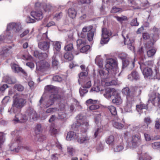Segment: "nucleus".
I'll return each instance as SVG.
<instances>
[{
    "instance_id": "dca6fc26",
    "label": "nucleus",
    "mask_w": 160,
    "mask_h": 160,
    "mask_svg": "<svg viewBox=\"0 0 160 160\" xmlns=\"http://www.w3.org/2000/svg\"><path fill=\"white\" fill-rule=\"evenodd\" d=\"M31 14L35 19L38 20L41 19L43 18L42 12L41 10H35L34 11H32Z\"/></svg>"
},
{
    "instance_id": "4d7b16f0",
    "label": "nucleus",
    "mask_w": 160,
    "mask_h": 160,
    "mask_svg": "<svg viewBox=\"0 0 160 160\" xmlns=\"http://www.w3.org/2000/svg\"><path fill=\"white\" fill-rule=\"evenodd\" d=\"M102 90V89H101L100 88V87L99 86H96V87H94L93 88H92L90 90V91H94L95 92H99V91H101L102 92V90Z\"/></svg>"
},
{
    "instance_id": "09e8293b",
    "label": "nucleus",
    "mask_w": 160,
    "mask_h": 160,
    "mask_svg": "<svg viewBox=\"0 0 160 160\" xmlns=\"http://www.w3.org/2000/svg\"><path fill=\"white\" fill-rule=\"evenodd\" d=\"M90 46L89 45H87L82 46L80 49V51L82 53H84L87 52L90 48Z\"/></svg>"
},
{
    "instance_id": "cd10ccee",
    "label": "nucleus",
    "mask_w": 160,
    "mask_h": 160,
    "mask_svg": "<svg viewBox=\"0 0 160 160\" xmlns=\"http://www.w3.org/2000/svg\"><path fill=\"white\" fill-rule=\"evenodd\" d=\"M124 38L125 44H127L128 47H129V48L130 49H133L134 48V47L133 46V40L132 39L130 40L128 38H125L124 37Z\"/></svg>"
},
{
    "instance_id": "f704fd0d",
    "label": "nucleus",
    "mask_w": 160,
    "mask_h": 160,
    "mask_svg": "<svg viewBox=\"0 0 160 160\" xmlns=\"http://www.w3.org/2000/svg\"><path fill=\"white\" fill-rule=\"evenodd\" d=\"M77 46L78 47H82L87 44L86 39H79L77 42Z\"/></svg>"
},
{
    "instance_id": "0eeeda50",
    "label": "nucleus",
    "mask_w": 160,
    "mask_h": 160,
    "mask_svg": "<svg viewBox=\"0 0 160 160\" xmlns=\"http://www.w3.org/2000/svg\"><path fill=\"white\" fill-rule=\"evenodd\" d=\"M49 63L45 61H41L37 63V69L43 72L49 68Z\"/></svg>"
},
{
    "instance_id": "bb28decb",
    "label": "nucleus",
    "mask_w": 160,
    "mask_h": 160,
    "mask_svg": "<svg viewBox=\"0 0 160 160\" xmlns=\"http://www.w3.org/2000/svg\"><path fill=\"white\" fill-rule=\"evenodd\" d=\"M68 16L71 18H74L77 14V11L73 8H70L68 9Z\"/></svg>"
},
{
    "instance_id": "6e6552de",
    "label": "nucleus",
    "mask_w": 160,
    "mask_h": 160,
    "mask_svg": "<svg viewBox=\"0 0 160 160\" xmlns=\"http://www.w3.org/2000/svg\"><path fill=\"white\" fill-rule=\"evenodd\" d=\"M116 74L115 72H114L112 73L111 75L109 76L110 78L106 79L104 81L105 82V85L107 86L116 85L117 84V82L113 79Z\"/></svg>"
},
{
    "instance_id": "13d9d810",
    "label": "nucleus",
    "mask_w": 160,
    "mask_h": 160,
    "mask_svg": "<svg viewBox=\"0 0 160 160\" xmlns=\"http://www.w3.org/2000/svg\"><path fill=\"white\" fill-rule=\"evenodd\" d=\"M22 58L24 60H26L32 61L33 60V58L30 55H23Z\"/></svg>"
},
{
    "instance_id": "e433bc0d",
    "label": "nucleus",
    "mask_w": 160,
    "mask_h": 160,
    "mask_svg": "<svg viewBox=\"0 0 160 160\" xmlns=\"http://www.w3.org/2000/svg\"><path fill=\"white\" fill-rule=\"evenodd\" d=\"M108 108L112 115L115 116L117 115V112L115 107L113 106H110L108 107Z\"/></svg>"
},
{
    "instance_id": "a878e982",
    "label": "nucleus",
    "mask_w": 160,
    "mask_h": 160,
    "mask_svg": "<svg viewBox=\"0 0 160 160\" xmlns=\"http://www.w3.org/2000/svg\"><path fill=\"white\" fill-rule=\"evenodd\" d=\"M52 63L53 67L57 66L59 62L57 57V53L54 52V55L52 57Z\"/></svg>"
},
{
    "instance_id": "c756f323",
    "label": "nucleus",
    "mask_w": 160,
    "mask_h": 160,
    "mask_svg": "<svg viewBox=\"0 0 160 160\" xmlns=\"http://www.w3.org/2000/svg\"><path fill=\"white\" fill-rule=\"evenodd\" d=\"M44 89L45 91L46 92L52 93L56 91L55 90V87L54 86L51 85H48L46 86L45 87Z\"/></svg>"
},
{
    "instance_id": "4c0bfd02",
    "label": "nucleus",
    "mask_w": 160,
    "mask_h": 160,
    "mask_svg": "<svg viewBox=\"0 0 160 160\" xmlns=\"http://www.w3.org/2000/svg\"><path fill=\"white\" fill-rule=\"evenodd\" d=\"M64 57L66 59L71 61L73 59L74 56L72 53L67 52L64 54Z\"/></svg>"
},
{
    "instance_id": "7c9ffc66",
    "label": "nucleus",
    "mask_w": 160,
    "mask_h": 160,
    "mask_svg": "<svg viewBox=\"0 0 160 160\" xmlns=\"http://www.w3.org/2000/svg\"><path fill=\"white\" fill-rule=\"evenodd\" d=\"M50 132L52 135H54L57 134L58 131L56 129V127L54 123L51 124L50 129Z\"/></svg>"
},
{
    "instance_id": "72a5a7b5",
    "label": "nucleus",
    "mask_w": 160,
    "mask_h": 160,
    "mask_svg": "<svg viewBox=\"0 0 160 160\" xmlns=\"http://www.w3.org/2000/svg\"><path fill=\"white\" fill-rule=\"evenodd\" d=\"M102 115L101 113H99L96 115L94 117V121L95 123L99 125L101 123V121Z\"/></svg>"
},
{
    "instance_id": "37998d69",
    "label": "nucleus",
    "mask_w": 160,
    "mask_h": 160,
    "mask_svg": "<svg viewBox=\"0 0 160 160\" xmlns=\"http://www.w3.org/2000/svg\"><path fill=\"white\" fill-rule=\"evenodd\" d=\"M90 139V138L88 136H85L84 137H81L78 139V142L80 143L87 142Z\"/></svg>"
},
{
    "instance_id": "6e6d98bb",
    "label": "nucleus",
    "mask_w": 160,
    "mask_h": 160,
    "mask_svg": "<svg viewBox=\"0 0 160 160\" xmlns=\"http://www.w3.org/2000/svg\"><path fill=\"white\" fill-rule=\"evenodd\" d=\"M42 131L41 126L40 124H38L35 127V132L36 134H39Z\"/></svg>"
},
{
    "instance_id": "b1692460",
    "label": "nucleus",
    "mask_w": 160,
    "mask_h": 160,
    "mask_svg": "<svg viewBox=\"0 0 160 160\" xmlns=\"http://www.w3.org/2000/svg\"><path fill=\"white\" fill-rule=\"evenodd\" d=\"M113 97H114V98L112 99V101L113 103L117 105H119L122 103V100L118 92H117V95H115Z\"/></svg>"
},
{
    "instance_id": "58836bf2",
    "label": "nucleus",
    "mask_w": 160,
    "mask_h": 160,
    "mask_svg": "<svg viewBox=\"0 0 160 160\" xmlns=\"http://www.w3.org/2000/svg\"><path fill=\"white\" fill-rule=\"evenodd\" d=\"M77 126L78 124L81 125L83 122L85 121L83 120L84 117L82 115H79L77 116Z\"/></svg>"
},
{
    "instance_id": "49530a36",
    "label": "nucleus",
    "mask_w": 160,
    "mask_h": 160,
    "mask_svg": "<svg viewBox=\"0 0 160 160\" xmlns=\"http://www.w3.org/2000/svg\"><path fill=\"white\" fill-rule=\"evenodd\" d=\"M123 144L122 143H121L115 147L114 149L115 152H118L123 150Z\"/></svg>"
},
{
    "instance_id": "a18cd8bd",
    "label": "nucleus",
    "mask_w": 160,
    "mask_h": 160,
    "mask_svg": "<svg viewBox=\"0 0 160 160\" xmlns=\"http://www.w3.org/2000/svg\"><path fill=\"white\" fill-rule=\"evenodd\" d=\"M94 28H93V26L90 25L88 26H85L82 29V31L83 32H89L90 31H92V29H94Z\"/></svg>"
},
{
    "instance_id": "c9c22d12",
    "label": "nucleus",
    "mask_w": 160,
    "mask_h": 160,
    "mask_svg": "<svg viewBox=\"0 0 160 160\" xmlns=\"http://www.w3.org/2000/svg\"><path fill=\"white\" fill-rule=\"evenodd\" d=\"M106 143L109 144H112L114 142V138L113 135H110L106 139Z\"/></svg>"
},
{
    "instance_id": "473e14b6",
    "label": "nucleus",
    "mask_w": 160,
    "mask_h": 160,
    "mask_svg": "<svg viewBox=\"0 0 160 160\" xmlns=\"http://www.w3.org/2000/svg\"><path fill=\"white\" fill-rule=\"evenodd\" d=\"M50 98L54 102L56 100L60 98L61 96L57 93L56 91L50 95Z\"/></svg>"
},
{
    "instance_id": "ea45409f",
    "label": "nucleus",
    "mask_w": 160,
    "mask_h": 160,
    "mask_svg": "<svg viewBox=\"0 0 160 160\" xmlns=\"http://www.w3.org/2000/svg\"><path fill=\"white\" fill-rule=\"evenodd\" d=\"M102 59L101 58V56H97L95 59L96 63L100 67H102Z\"/></svg>"
},
{
    "instance_id": "9d476101",
    "label": "nucleus",
    "mask_w": 160,
    "mask_h": 160,
    "mask_svg": "<svg viewBox=\"0 0 160 160\" xmlns=\"http://www.w3.org/2000/svg\"><path fill=\"white\" fill-rule=\"evenodd\" d=\"M98 72L101 78L104 80L110 78L109 76L112 73H110L109 70L106 68L105 69H100L99 70Z\"/></svg>"
},
{
    "instance_id": "9b49d317",
    "label": "nucleus",
    "mask_w": 160,
    "mask_h": 160,
    "mask_svg": "<svg viewBox=\"0 0 160 160\" xmlns=\"http://www.w3.org/2000/svg\"><path fill=\"white\" fill-rule=\"evenodd\" d=\"M50 43L48 41H44L39 42L38 43V47L41 49L48 52Z\"/></svg>"
},
{
    "instance_id": "6ab92c4d",
    "label": "nucleus",
    "mask_w": 160,
    "mask_h": 160,
    "mask_svg": "<svg viewBox=\"0 0 160 160\" xmlns=\"http://www.w3.org/2000/svg\"><path fill=\"white\" fill-rule=\"evenodd\" d=\"M17 141L11 144L10 146V148L11 151L18 152H19V148L18 146V143L20 142V139L18 138L17 139Z\"/></svg>"
},
{
    "instance_id": "aec40b11",
    "label": "nucleus",
    "mask_w": 160,
    "mask_h": 160,
    "mask_svg": "<svg viewBox=\"0 0 160 160\" xmlns=\"http://www.w3.org/2000/svg\"><path fill=\"white\" fill-rule=\"evenodd\" d=\"M145 46L147 49H149L147 51V54L149 57H151L155 54L156 52V50L154 48L149 47L148 43H146Z\"/></svg>"
},
{
    "instance_id": "69168bd1",
    "label": "nucleus",
    "mask_w": 160,
    "mask_h": 160,
    "mask_svg": "<svg viewBox=\"0 0 160 160\" xmlns=\"http://www.w3.org/2000/svg\"><path fill=\"white\" fill-rule=\"evenodd\" d=\"M122 68H123L126 67L129 64V61L127 59L122 60Z\"/></svg>"
},
{
    "instance_id": "5fc2aeb1",
    "label": "nucleus",
    "mask_w": 160,
    "mask_h": 160,
    "mask_svg": "<svg viewBox=\"0 0 160 160\" xmlns=\"http://www.w3.org/2000/svg\"><path fill=\"white\" fill-rule=\"evenodd\" d=\"M54 48L57 51H59L61 48L60 42H56L54 44Z\"/></svg>"
},
{
    "instance_id": "0e129e2a",
    "label": "nucleus",
    "mask_w": 160,
    "mask_h": 160,
    "mask_svg": "<svg viewBox=\"0 0 160 160\" xmlns=\"http://www.w3.org/2000/svg\"><path fill=\"white\" fill-rule=\"evenodd\" d=\"M85 88H80L79 89V92L80 95L81 96H82L84 95V94L88 92V90Z\"/></svg>"
},
{
    "instance_id": "ddd939ff",
    "label": "nucleus",
    "mask_w": 160,
    "mask_h": 160,
    "mask_svg": "<svg viewBox=\"0 0 160 160\" xmlns=\"http://www.w3.org/2000/svg\"><path fill=\"white\" fill-rule=\"evenodd\" d=\"M149 100L152 102L153 105H154L155 103H159L160 102V95L153 92L150 95Z\"/></svg>"
},
{
    "instance_id": "8fccbe9b",
    "label": "nucleus",
    "mask_w": 160,
    "mask_h": 160,
    "mask_svg": "<svg viewBox=\"0 0 160 160\" xmlns=\"http://www.w3.org/2000/svg\"><path fill=\"white\" fill-rule=\"evenodd\" d=\"M20 68L21 67H19L18 65L16 64H13L12 66V68L13 71L15 72H20Z\"/></svg>"
},
{
    "instance_id": "f8f14e48",
    "label": "nucleus",
    "mask_w": 160,
    "mask_h": 160,
    "mask_svg": "<svg viewBox=\"0 0 160 160\" xmlns=\"http://www.w3.org/2000/svg\"><path fill=\"white\" fill-rule=\"evenodd\" d=\"M131 142L133 147H136L141 144V140L140 135H135L132 136Z\"/></svg>"
},
{
    "instance_id": "2eb2a0df",
    "label": "nucleus",
    "mask_w": 160,
    "mask_h": 160,
    "mask_svg": "<svg viewBox=\"0 0 160 160\" xmlns=\"http://www.w3.org/2000/svg\"><path fill=\"white\" fill-rule=\"evenodd\" d=\"M15 118L14 120L17 122L23 123L25 122L27 120V117L24 115L19 113L17 115H15Z\"/></svg>"
},
{
    "instance_id": "a19ab883",
    "label": "nucleus",
    "mask_w": 160,
    "mask_h": 160,
    "mask_svg": "<svg viewBox=\"0 0 160 160\" xmlns=\"http://www.w3.org/2000/svg\"><path fill=\"white\" fill-rule=\"evenodd\" d=\"M147 104H145L142 103H140L139 105H136V108L138 111V110H141L143 109H148V107Z\"/></svg>"
},
{
    "instance_id": "1a4fd4ad",
    "label": "nucleus",
    "mask_w": 160,
    "mask_h": 160,
    "mask_svg": "<svg viewBox=\"0 0 160 160\" xmlns=\"http://www.w3.org/2000/svg\"><path fill=\"white\" fill-rule=\"evenodd\" d=\"M26 115L30 118L34 120L37 119L38 116L36 112L33 109L31 108H28L26 112Z\"/></svg>"
},
{
    "instance_id": "39448f33",
    "label": "nucleus",
    "mask_w": 160,
    "mask_h": 160,
    "mask_svg": "<svg viewBox=\"0 0 160 160\" xmlns=\"http://www.w3.org/2000/svg\"><path fill=\"white\" fill-rule=\"evenodd\" d=\"M106 64L105 65L106 68L111 70V72H112V70L113 71H116L117 69V62L115 60L109 58L106 60Z\"/></svg>"
},
{
    "instance_id": "c85d7f7f",
    "label": "nucleus",
    "mask_w": 160,
    "mask_h": 160,
    "mask_svg": "<svg viewBox=\"0 0 160 160\" xmlns=\"http://www.w3.org/2000/svg\"><path fill=\"white\" fill-rule=\"evenodd\" d=\"M81 126V127L82 129V131L83 132H87V130L89 128L90 126L88 122L87 121H84L82 123L81 125H77V126Z\"/></svg>"
},
{
    "instance_id": "423d86ee",
    "label": "nucleus",
    "mask_w": 160,
    "mask_h": 160,
    "mask_svg": "<svg viewBox=\"0 0 160 160\" xmlns=\"http://www.w3.org/2000/svg\"><path fill=\"white\" fill-rule=\"evenodd\" d=\"M102 91V93H103V96L108 99L110 98L112 96L117 95L118 91L113 88H108Z\"/></svg>"
},
{
    "instance_id": "412c9836",
    "label": "nucleus",
    "mask_w": 160,
    "mask_h": 160,
    "mask_svg": "<svg viewBox=\"0 0 160 160\" xmlns=\"http://www.w3.org/2000/svg\"><path fill=\"white\" fill-rule=\"evenodd\" d=\"M47 31L45 33L42 34L40 33L37 37V40L39 42H43L44 41H48L49 39L47 35Z\"/></svg>"
},
{
    "instance_id": "a211bd4d",
    "label": "nucleus",
    "mask_w": 160,
    "mask_h": 160,
    "mask_svg": "<svg viewBox=\"0 0 160 160\" xmlns=\"http://www.w3.org/2000/svg\"><path fill=\"white\" fill-rule=\"evenodd\" d=\"M88 75V72L87 70L82 71L78 74L79 79L78 81L80 84L82 82H84L85 79L87 78Z\"/></svg>"
},
{
    "instance_id": "79ce46f5",
    "label": "nucleus",
    "mask_w": 160,
    "mask_h": 160,
    "mask_svg": "<svg viewBox=\"0 0 160 160\" xmlns=\"http://www.w3.org/2000/svg\"><path fill=\"white\" fill-rule=\"evenodd\" d=\"M114 18L116 19L118 21L121 23L123 21L128 20L127 17L125 16H122L121 17L115 16Z\"/></svg>"
},
{
    "instance_id": "c03bdc74",
    "label": "nucleus",
    "mask_w": 160,
    "mask_h": 160,
    "mask_svg": "<svg viewBox=\"0 0 160 160\" xmlns=\"http://www.w3.org/2000/svg\"><path fill=\"white\" fill-rule=\"evenodd\" d=\"M113 125L114 127L118 129H121L124 127L123 124L116 122H113Z\"/></svg>"
},
{
    "instance_id": "393cba45",
    "label": "nucleus",
    "mask_w": 160,
    "mask_h": 160,
    "mask_svg": "<svg viewBox=\"0 0 160 160\" xmlns=\"http://www.w3.org/2000/svg\"><path fill=\"white\" fill-rule=\"evenodd\" d=\"M33 55L36 58L40 59H43L48 57V55L46 53H40L37 51H34Z\"/></svg>"
},
{
    "instance_id": "864d4df0",
    "label": "nucleus",
    "mask_w": 160,
    "mask_h": 160,
    "mask_svg": "<svg viewBox=\"0 0 160 160\" xmlns=\"http://www.w3.org/2000/svg\"><path fill=\"white\" fill-rule=\"evenodd\" d=\"M139 22H137V18L133 19L130 22V24L132 26H137L139 25Z\"/></svg>"
},
{
    "instance_id": "7ed1b4c3",
    "label": "nucleus",
    "mask_w": 160,
    "mask_h": 160,
    "mask_svg": "<svg viewBox=\"0 0 160 160\" xmlns=\"http://www.w3.org/2000/svg\"><path fill=\"white\" fill-rule=\"evenodd\" d=\"M122 93L126 96L127 101L126 107H127L130 109L132 106V102L133 101V96L132 94L131 90L128 87H125L123 88L122 91Z\"/></svg>"
},
{
    "instance_id": "2f4dec72",
    "label": "nucleus",
    "mask_w": 160,
    "mask_h": 160,
    "mask_svg": "<svg viewBox=\"0 0 160 160\" xmlns=\"http://www.w3.org/2000/svg\"><path fill=\"white\" fill-rule=\"evenodd\" d=\"M96 32V29H92L88 32L87 37L89 41H91L93 40V36Z\"/></svg>"
},
{
    "instance_id": "f257e3e1",
    "label": "nucleus",
    "mask_w": 160,
    "mask_h": 160,
    "mask_svg": "<svg viewBox=\"0 0 160 160\" xmlns=\"http://www.w3.org/2000/svg\"><path fill=\"white\" fill-rule=\"evenodd\" d=\"M140 68L144 77L151 79L159 78V73L156 69L153 72L149 67L153 65V62L151 61H146L145 59H141L139 62Z\"/></svg>"
},
{
    "instance_id": "603ef678",
    "label": "nucleus",
    "mask_w": 160,
    "mask_h": 160,
    "mask_svg": "<svg viewBox=\"0 0 160 160\" xmlns=\"http://www.w3.org/2000/svg\"><path fill=\"white\" fill-rule=\"evenodd\" d=\"M73 48V45L70 43L66 45L64 47V49L66 51H70Z\"/></svg>"
},
{
    "instance_id": "de8ad7c7",
    "label": "nucleus",
    "mask_w": 160,
    "mask_h": 160,
    "mask_svg": "<svg viewBox=\"0 0 160 160\" xmlns=\"http://www.w3.org/2000/svg\"><path fill=\"white\" fill-rule=\"evenodd\" d=\"M122 11V9L121 8H117L114 6L112 8L111 12L112 13H116L121 12Z\"/></svg>"
},
{
    "instance_id": "5701e85b",
    "label": "nucleus",
    "mask_w": 160,
    "mask_h": 160,
    "mask_svg": "<svg viewBox=\"0 0 160 160\" xmlns=\"http://www.w3.org/2000/svg\"><path fill=\"white\" fill-rule=\"evenodd\" d=\"M132 94L133 96V99H134V97H137L139 96L141 93V90L140 88L138 87H132L131 89Z\"/></svg>"
},
{
    "instance_id": "052dcab7",
    "label": "nucleus",
    "mask_w": 160,
    "mask_h": 160,
    "mask_svg": "<svg viewBox=\"0 0 160 160\" xmlns=\"http://www.w3.org/2000/svg\"><path fill=\"white\" fill-rule=\"evenodd\" d=\"M52 79L55 81L61 82L62 80V78L59 76L56 75L53 77Z\"/></svg>"
},
{
    "instance_id": "e2e57ef3",
    "label": "nucleus",
    "mask_w": 160,
    "mask_h": 160,
    "mask_svg": "<svg viewBox=\"0 0 160 160\" xmlns=\"http://www.w3.org/2000/svg\"><path fill=\"white\" fill-rule=\"evenodd\" d=\"M42 8L41 3L37 2L35 4V9L36 10H41Z\"/></svg>"
},
{
    "instance_id": "f3484780",
    "label": "nucleus",
    "mask_w": 160,
    "mask_h": 160,
    "mask_svg": "<svg viewBox=\"0 0 160 160\" xmlns=\"http://www.w3.org/2000/svg\"><path fill=\"white\" fill-rule=\"evenodd\" d=\"M128 78L131 81H137L140 79V77L138 72L134 70L132 72L131 74L128 75Z\"/></svg>"
},
{
    "instance_id": "4be33fe9",
    "label": "nucleus",
    "mask_w": 160,
    "mask_h": 160,
    "mask_svg": "<svg viewBox=\"0 0 160 160\" xmlns=\"http://www.w3.org/2000/svg\"><path fill=\"white\" fill-rule=\"evenodd\" d=\"M78 137V134L74 132H68L66 137V139L70 141L72 140L77 139Z\"/></svg>"
},
{
    "instance_id": "20e7f679",
    "label": "nucleus",
    "mask_w": 160,
    "mask_h": 160,
    "mask_svg": "<svg viewBox=\"0 0 160 160\" xmlns=\"http://www.w3.org/2000/svg\"><path fill=\"white\" fill-rule=\"evenodd\" d=\"M102 32L100 43L103 45L108 42L109 40V37L111 35L112 33L111 31L106 28H102Z\"/></svg>"
},
{
    "instance_id": "3c124183",
    "label": "nucleus",
    "mask_w": 160,
    "mask_h": 160,
    "mask_svg": "<svg viewBox=\"0 0 160 160\" xmlns=\"http://www.w3.org/2000/svg\"><path fill=\"white\" fill-rule=\"evenodd\" d=\"M14 88L19 91H22L24 89V87L19 84H16L14 86Z\"/></svg>"
},
{
    "instance_id": "680f3d73",
    "label": "nucleus",
    "mask_w": 160,
    "mask_h": 160,
    "mask_svg": "<svg viewBox=\"0 0 160 160\" xmlns=\"http://www.w3.org/2000/svg\"><path fill=\"white\" fill-rule=\"evenodd\" d=\"M58 109L57 108H50L48 109L46 111V112L47 113H53V112H56L57 111Z\"/></svg>"
},
{
    "instance_id": "774afa93",
    "label": "nucleus",
    "mask_w": 160,
    "mask_h": 160,
    "mask_svg": "<svg viewBox=\"0 0 160 160\" xmlns=\"http://www.w3.org/2000/svg\"><path fill=\"white\" fill-rule=\"evenodd\" d=\"M103 147L102 144L99 143L98 144L96 147V149L98 151H100L103 149Z\"/></svg>"
},
{
    "instance_id": "f03ea898",
    "label": "nucleus",
    "mask_w": 160,
    "mask_h": 160,
    "mask_svg": "<svg viewBox=\"0 0 160 160\" xmlns=\"http://www.w3.org/2000/svg\"><path fill=\"white\" fill-rule=\"evenodd\" d=\"M17 96L16 95L13 97L14 99L13 101L12 107L8 110V112L10 113L17 112V110L23 107L26 102V100L25 99L21 98H18Z\"/></svg>"
},
{
    "instance_id": "bf43d9fd",
    "label": "nucleus",
    "mask_w": 160,
    "mask_h": 160,
    "mask_svg": "<svg viewBox=\"0 0 160 160\" xmlns=\"http://www.w3.org/2000/svg\"><path fill=\"white\" fill-rule=\"evenodd\" d=\"M99 108V105L97 104H93L92 105H91L89 106V109L91 110H96Z\"/></svg>"
},
{
    "instance_id": "4468645a",
    "label": "nucleus",
    "mask_w": 160,
    "mask_h": 160,
    "mask_svg": "<svg viewBox=\"0 0 160 160\" xmlns=\"http://www.w3.org/2000/svg\"><path fill=\"white\" fill-rule=\"evenodd\" d=\"M7 29L8 31L12 30L15 32H18L20 30L21 27L17 24L12 23L8 25Z\"/></svg>"
},
{
    "instance_id": "338daca9",
    "label": "nucleus",
    "mask_w": 160,
    "mask_h": 160,
    "mask_svg": "<svg viewBox=\"0 0 160 160\" xmlns=\"http://www.w3.org/2000/svg\"><path fill=\"white\" fill-rule=\"evenodd\" d=\"M152 147L154 149L160 147V142H155L152 144Z\"/></svg>"
}]
</instances>
